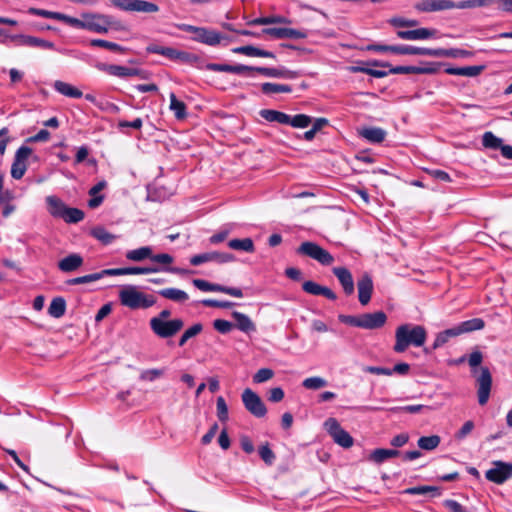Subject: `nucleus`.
<instances>
[{
  "mask_svg": "<svg viewBox=\"0 0 512 512\" xmlns=\"http://www.w3.org/2000/svg\"><path fill=\"white\" fill-rule=\"evenodd\" d=\"M427 339V331L421 325L402 324L396 328L393 350L403 353L409 346L421 347Z\"/></svg>",
  "mask_w": 512,
  "mask_h": 512,
  "instance_id": "1",
  "label": "nucleus"
},
{
  "mask_svg": "<svg viewBox=\"0 0 512 512\" xmlns=\"http://www.w3.org/2000/svg\"><path fill=\"white\" fill-rule=\"evenodd\" d=\"M338 319L346 325L362 328L366 330H375L382 328L387 322V315L383 311L373 313H364L361 315L340 314Z\"/></svg>",
  "mask_w": 512,
  "mask_h": 512,
  "instance_id": "2",
  "label": "nucleus"
},
{
  "mask_svg": "<svg viewBox=\"0 0 512 512\" xmlns=\"http://www.w3.org/2000/svg\"><path fill=\"white\" fill-rule=\"evenodd\" d=\"M119 299L123 306L130 309H147L156 303L152 295L140 292L134 286H127L119 292Z\"/></svg>",
  "mask_w": 512,
  "mask_h": 512,
  "instance_id": "3",
  "label": "nucleus"
},
{
  "mask_svg": "<svg viewBox=\"0 0 512 512\" xmlns=\"http://www.w3.org/2000/svg\"><path fill=\"white\" fill-rule=\"evenodd\" d=\"M149 324L153 333L160 338H171L175 336L184 326V322L180 318H175L172 320L151 318Z\"/></svg>",
  "mask_w": 512,
  "mask_h": 512,
  "instance_id": "4",
  "label": "nucleus"
},
{
  "mask_svg": "<svg viewBox=\"0 0 512 512\" xmlns=\"http://www.w3.org/2000/svg\"><path fill=\"white\" fill-rule=\"evenodd\" d=\"M81 17L84 20L83 29L105 34L113 25L112 17L106 14L99 13H83Z\"/></svg>",
  "mask_w": 512,
  "mask_h": 512,
  "instance_id": "5",
  "label": "nucleus"
},
{
  "mask_svg": "<svg viewBox=\"0 0 512 512\" xmlns=\"http://www.w3.org/2000/svg\"><path fill=\"white\" fill-rule=\"evenodd\" d=\"M297 253L308 256L324 266H329L334 262V257L327 250L310 241L303 242L297 248Z\"/></svg>",
  "mask_w": 512,
  "mask_h": 512,
  "instance_id": "6",
  "label": "nucleus"
},
{
  "mask_svg": "<svg viewBox=\"0 0 512 512\" xmlns=\"http://www.w3.org/2000/svg\"><path fill=\"white\" fill-rule=\"evenodd\" d=\"M111 5L125 11L138 13H157L160 8L157 4L146 0H109Z\"/></svg>",
  "mask_w": 512,
  "mask_h": 512,
  "instance_id": "7",
  "label": "nucleus"
},
{
  "mask_svg": "<svg viewBox=\"0 0 512 512\" xmlns=\"http://www.w3.org/2000/svg\"><path fill=\"white\" fill-rule=\"evenodd\" d=\"M368 51L391 52L398 55H427L430 56V48H421L410 45H380L371 44L367 46Z\"/></svg>",
  "mask_w": 512,
  "mask_h": 512,
  "instance_id": "8",
  "label": "nucleus"
},
{
  "mask_svg": "<svg viewBox=\"0 0 512 512\" xmlns=\"http://www.w3.org/2000/svg\"><path fill=\"white\" fill-rule=\"evenodd\" d=\"M241 399L245 409L256 418H262L267 413V408L260 398V396L251 390L246 388L241 395Z\"/></svg>",
  "mask_w": 512,
  "mask_h": 512,
  "instance_id": "9",
  "label": "nucleus"
},
{
  "mask_svg": "<svg viewBox=\"0 0 512 512\" xmlns=\"http://www.w3.org/2000/svg\"><path fill=\"white\" fill-rule=\"evenodd\" d=\"M324 427L339 446L343 448L352 447L354 443L352 436L340 426L335 418H328L324 422Z\"/></svg>",
  "mask_w": 512,
  "mask_h": 512,
  "instance_id": "10",
  "label": "nucleus"
},
{
  "mask_svg": "<svg viewBox=\"0 0 512 512\" xmlns=\"http://www.w3.org/2000/svg\"><path fill=\"white\" fill-rule=\"evenodd\" d=\"M492 465L493 467L485 473L487 480L496 484H503L505 481L512 478V463L494 461Z\"/></svg>",
  "mask_w": 512,
  "mask_h": 512,
  "instance_id": "11",
  "label": "nucleus"
},
{
  "mask_svg": "<svg viewBox=\"0 0 512 512\" xmlns=\"http://www.w3.org/2000/svg\"><path fill=\"white\" fill-rule=\"evenodd\" d=\"M477 396L480 405H485L490 397L492 376L487 367H481L476 378Z\"/></svg>",
  "mask_w": 512,
  "mask_h": 512,
  "instance_id": "12",
  "label": "nucleus"
},
{
  "mask_svg": "<svg viewBox=\"0 0 512 512\" xmlns=\"http://www.w3.org/2000/svg\"><path fill=\"white\" fill-rule=\"evenodd\" d=\"M192 283L196 288L204 292H221L237 298L243 297V292L240 288L214 284L203 279H194Z\"/></svg>",
  "mask_w": 512,
  "mask_h": 512,
  "instance_id": "13",
  "label": "nucleus"
},
{
  "mask_svg": "<svg viewBox=\"0 0 512 512\" xmlns=\"http://www.w3.org/2000/svg\"><path fill=\"white\" fill-rule=\"evenodd\" d=\"M232 261H234V256L232 254L216 251L197 254L190 258V263L193 266H199L207 262H216L219 264H223Z\"/></svg>",
  "mask_w": 512,
  "mask_h": 512,
  "instance_id": "14",
  "label": "nucleus"
},
{
  "mask_svg": "<svg viewBox=\"0 0 512 512\" xmlns=\"http://www.w3.org/2000/svg\"><path fill=\"white\" fill-rule=\"evenodd\" d=\"M414 7L420 12H434L456 8V3L450 0H420Z\"/></svg>",
  "mask_w": 512,
  "mask_h": 512,
  "instance_id": "15",
  "label": "nucleus"
},
{
  "mask_svg": "<svg viewBox=\"0 0 512 512\" xmlns=\"http://www.w3.org/2000/svg\"><path fill=\"white\" fill-rule=\"evenodd\" d=\"M262 33L274 39H304L308 36L305 31L293 28H265Z\"/></svg>",
  "mask_w": 512,
  "mask_h": 512,
  "instance_id": "16",
  "label": "nucleus"
},
{
  "mask_svg": "<svg viewBox=\"0 0 512 512\" xmlns=\"http://www.w3.org/2000/svg\"><path fill=\"white\" fill-rule=\"evenodd\" d=\"M11 40L16 42L18 46H29V47H39L43 49L53 50L55 46L52 42L34 37L29 35H14L11 36Z\"/></svg>",
  "mask_w": 512,
  "mask_h": 512,
  "instance_id": "17",
  "label": "nucleus"
},
{
  "mask_svg": "<svg viewBox=\"0 0 512 512\" xmlns=\"http://www.w3.org/2000/svg\"><path fill=\"white\" fill-rule=\"evenodd\" d=\"M224 37L221 33L206 27H199L196 36L192 40L208 46L218 45Z\"/></svg>",
  "mask_w": 512,
  "mask_h": 512,
  "instance_id": "18",
  "label": "nucleus"
},
{
  "mask_svg": "<svg viewBox=\"0 0 512 512\" xmlns=\"http://www.w3.org/2000/svg\"><path fill=\"white\" fill-rule=\"evenodd\" d=\"M160 271L171 272L175 274H186L188 270L177 268V267H168V268H160L157 265L148 266V267H125L126 275H140V274H151L157 273Z\"/></svg>",
  "mask_w": 512,
  "mask_h": 512,
  "instance_id": "19",
  "label": "nucleus"
},
{
  "mask_svg": "<svg viewBox=\"0 0 512 512\" xmlns=\"http://www.w3.org/2000/svg\"><path fill=\"white\" fill-rule=\"evenodd\" d=\"M358 288V299L361 305H367L373 293V281L372 278L365 274L357 282Z\"/></svg>",
  "mask_w": 512,
  "mask_h": 512,
  "instance_id": "20",
  "label": "nucleus"
},
{
  "mask_svg": "<svg viewBox=\"0 0 512 512\" xmlns=\"http://www.w3.org/2000/svg\"><path fill=\"white\" fill-rule=\"evenodd\" d=\"M332 272L340 282L344 293L346 295H352L355 287L351 272L345 267H334Z\"/></svg>",
  "mask_w": 512,
  "mask_h": 512,
  "instance_id": "21",
  "label": "nucleus"
},
{
  "mask_svg": "<svg viewBox=\"0 0 512 512\" xmlns=\"http://www.w3.org/2000/svg\"><path fill=\"white\" fill-rule=\"evenodd\" d=\"M302 289L304 292L311 294V295H315V296L321 295V296H324L327 299L332 300V301L337 299V295L330 288H328L326 286H322V285H320L314 281H311V280L303 282Z\"/></svg>",
  "mask_w": 512,
  "mask_h": 512,
  "instance_id": "22",
  "label": "nucleus"
},
{
  "mask_svg": "<svg viewBox=\"0 0 512 512\" xmlns=\"http://www.w3.org/2000/svg\"><path fill=\"white\" fill-rule=\"evenodd\" d=\"M437 34V31L435 29H429V28H418L415 30H400L397 32V36L400 39L405 40H424L429 39L432 37H435Z\"/></svg>",
  "mask_w": 512,
  "mask_h": 512,
  "instance_id": "23",
  "label": "nucleus"
},
{
  "mask_svg": "<svg viewBox=\"0 0 512 512\" xmlns=\"http://www.w3.org/2000/svg\"><path fill=\"white\" fill-rule=\"evenodd\" d=\"M257 73L267 77L284 78V79H296L301 76L298 71H291L286 68H270V67H259Z\"/></svg>",
  "mask_w": 512,
  "mask_h": 512,
  "instance_id": "24",
  "label": "nucleus"
},
{
  "mask_svg": "<svg viewBox=\"0 0 512 512\" xmlns=\"http://www.w3.org/2000/svg\"><path fill=\"white\" fill-rule=\"evenodd\" d=\"M231 315L235 320V328L246 334L256 332V325L248 315L238 311H233Z\"/></svg>",
  "mask_w": 512,
  "mask_h": 512,
  "instance_id": "25",
  "label": "nucleus"
},
{
  "mask_svg": "<svg viewBox=\"0 0 512 512\" xmlns=\"http://www.w3.org/2000/svg\"><path fill=\"white\" fill-rule=\"evenodd\" d=\"M83 265V257L80 254H70L58 262L60 271L70 273L76 271Z\"/></svg>",
  "mask_w": 512,
  "mask_h": 512,
  "instance_id": "26",
  "label": "nucleus"
},
{
  "mask_svg": "<svg viewBox=\"0 0 512 512\" xmlns=\"http://www.w3.org/2000/svg\"><path fill=\"white\" fill-rule=\"evenodd\" d=\"M53 88L58 93L66 96V97H69V98L78 99L83 96V93L80 89H78L77 87H75L67 82L61 81V80H56L53 84Z\"/></svg>",
  "mask_w": 512,
  "mask_h": 512,
  "instance_id": "27",
  "label": "nucleus"
},
{
  "mask_svg": "<svg viewBox=\"0 0 512 512\" xmlns=\"http://www.w3.org/2000/svg\"><path fill=\"white\" fill-rule=\"evenodd\" d=\"M399 455H401V452L396 449L377 448L370 453L368 459L376 464H381L386 460L398 457Z\"/></svg>",
  "mask_w": 512,
  "mask_h": 512,
  "instance_id": "28",
  "label": "nucleus"
},
{
  "mask_svg": "<svg viewBox=\"0 0 512 512\" xmlns=\"http://www.w3.org/2000/svg\"><path fill=\"white\" fill-rule=\"evenodd\" d=\"M359 134L371 143H381L384 141L387 133L379 127H368L360 130Z\"/></svg>",
  "mask_w": 512,
  "mask_h": 512,
  "instance_id": "29",
  "label": "nucleus"
},
{
  "mask_svg": "<svg viewBox=\"0 0 512 512\" xmlns=\"http://www.w3.org/2000/svg\"><path fill=\"white\" fill-rule=\"evenodd\" d=\"M470 55H471V52H469L467 50L457 49V48L431 49V53H430V56H432V57H447V58H464V57H468Z\"/></svg>",
  "mask_w": 512,
  "mask_h": 512,
  "instance_id": "30",
  "label": "nucleus"
},
{
  "mask_svg": "<svg viewBox=\"0 0 512 512\" xmlns=\"http://www.w3.org/2000/svg\"><path fill=\"white\" fill-rule=\"evenodd\" d=\"M158 294L165 299L176 303H184L189 299L188 294L178 288H164L158 291Z\"/></svg>",
  "mask_w": 512,
  "mask_h": 512,
  "instance_id": "31",
  "label": "nucleus"
},
{
  "mask_svg": "<svg viewBox=\"0 0 512 512\" xmlns=\"http://www.w3.org/2000/svg\"><path fill=\"white\" fill-rule=\"evenodd\" d=\"M485 326V322L481 318H473L467 321H463L456 325V330L458 331V335L469 333L477 330L483 329Z\"/></svg>",
  "mask_w": 512,
  "mask_h": 512,
  "instance_id": "32",
  "label": "nucleus"
},
{
  "mask_svg": "<svg viewBox=\"0 0 512 512\" xmlns=\"http://www.w3.org/2000/svg\"><path fill=\"white\" fill-rule=\"evenodd\" d=\"M95 67L99 71L106 72L112 76H117L120 78H126L128 73V67L116 64H106L99 62L95 65Z\"/></svg>",
  "mask_w": 512,
  "mask_h": 512,
  "instance_id": "33",
  "label": "nucleus"
},
{
  "mask_svg": "<svg viewBox=\"0 0 512 512\" xmlns=\"http://www.w3.org/2000/svg\"><path fill=\"white\" fill-rule=\"evenodd\" d=\"M260 116L268 122H277L280 124H288L289 115L272 109H262L259 112Z\"/></svg>",
  "mask_w": 512,
  "mask_h": 512,
  "instance_id": "34",
  "label": "nucleus"
},
{
  "mask_svg": "<svg viewBox=\"0 0 512 512\" xmlns=\"http://www.w3.org/2000/svg\"><path fill=\"white\" fill-rule=\"evenodd\" d=\"M405 494L408 495H429L430 497H439L441 495V489L436 486H415L404 490Z\"/></svg>",
  "mask_w": 512,
  "mask_h": 512,
  "instance_id": "35",
  "label": "nucleus"
},
{
  "mask_svg": "<svg viewBox=\"0 0 512 512\" xmlns=\"http://www.w3.org/2000/svg\"><path fill=\"white\" fill-rule=\"evenodd\" d=\"M484 69V66H466V67H450L445 72L450 75H461L467 77L478 76Z\"/></svg>",
  "mask_w": 512,
  "mask_h": 512,
  "instance_id": "36",
  "label": "nucleus"
},
{
  "mask_svg": "<svg viewBox=\"0 0 512 512\" xmlns=\"http://www.w3.org/2000/svg\"><path fill=\"white\" fill-rule=\"evenodd\" d=\"M49 213L56 218H63L67 206L57 197L48 196L46 198Z\"/></svg>",
  "mask_w": 512,
  "mask_h": 512,
  "instance_id": "37",
  "label": "nucleus"
},
{
  "mask_svg": "<svg viewBox=\"0 0 512 512\" xmlns=\"http://www.w3.org/2000/svg\"><path fill=\"white\" fill-rule=\"evenodd\" d=\"M152 248L150 246H143L134 250H129L126 252V259L134 262H141L145 259H150L152 257Z\"/></svg>",
  "mask_w": 512,
  "mask_h": 512,
  "instance_id": "38",
  "label": "nucleus"
},
{
  "mask_svg": "<svg viewBox=\"0 0 512 512\" xmlns=\"http://www.w3.org/2000/svg\"><path fill=\"white\" fill-rule=\"evenodd\" d=\"M147 52L153 53V54H159L162 55L170 60H176L179 50L174 49L172 47H165L158 44H150L146 48Z\"/></svg>",
  "mask_w": 512,
  "mask_h": 512,
  "instance_id": "39",
  "label": "nucleus"
},
{
  "mask_svg": "<svg viewBox=\"0 0 512 512\" xmlns=\"http://www.w3.org/2000/svg\"><path fill=\"white\" fill-rule=\"evenodd\" d=\"M65 312H66L65 299L62 297L54 298L48 307L49 315L54 318H60L65 314Z\"/></svg>",
  "mask_w": 512,
  "mask_h": 512,
  "instance_id": "40",
  "label": "nucleus"
},
{
  "mask_svg": "<svg viewBox=\"0 0 512 512\" xmlns=\"http://www.w3.org/2000/svg\"><path fill=\"white\" fill-rule=\"evenodd\" d=\"M170 110L173 111L178 120H182L187 116L185 103L178 100L174 93H170Z\"/></svg>",
  "mask_w": 512,
  "mask_h": 512,
  "instance_id": "41",
  "label": "nucleus"
},
{
  "mask_svg": "<svg viewBox=\"0 0 512 512\" xmlns=\"http://www.w3.org/2000/svg\"><path fill=\"white\" fill-rule=\"evenodd\" d=\"M459 336L458 335V331L456 330V327H452V328H449V329H446L442 332H439L437 335H436V338L434 340V343H433V349H438L440 347H442L443 345H445L450 338H453V337H457Z\"/></svg>",
  "mask_w": 512,
  "mask_h": 512,
  "instance_id": "42",
  "label": "nucleus"
},
{
  "mask_svg": "<svg viewBox=\"0 0 512 512\" xmlns=\"http://www.w3.org/2000/svg\"><path fill=\"white\" fill-rule=\"evenodd\" d=\"M91 235L104 245L111 244L117 237L104 227L97 226L92 229Z\"/></svg>",
  "mask_w": 512,
  "mask_h": 512,
  "instance_id": "43",
  "label": "nucleus"
},
{
  "mask_svg": "<svg viewBox=\"0 0 512 512\" xmlns=\"http://www.w3.org/2000/svg\"><path fill=\"white\" fill-rule=\"evenodd\" d=\"M261 91L267 95L276 93H290L292 92V87L286 84L266 82L261 85Z\"/></svg>",
  "mask_w": 512,
  "mask_h": 512,
  "instance_id": "44",
  "label": "nucleus"
},
{
  "mask_svg": "<svg viewBox=\"0 0 512 512\" xmlns=\"http://www.w3.org/2000/svg\"><path fill=\"white\" fill-rule=\"evenodd\" d=\"M228 246L234 250H241L245 252H254V243L251 238L232 239L228 242Z\"/></svg>",
  "mask_w": 512,
  "mask_h": 512,
  "instance_id": "45",
  "label": "nucleus"
},
{
  "mask_svg": "<svg viewBox=\"0 0 512 512\" xmlns=\"http://www.w3.org/2000/svg\"><path fill=\"white\" fill-rule=\"evenodd\" d=\"M440 437L438 435L422 436L418 439L419 448L427 451L436 449L440 444Z\"/></svg>",
  "mask_w": 512,
  "mask_h": 512,
  "instance_id": "46",
  "label": "nucleus"
},
{
  "mask_svg": "<svg viewBox=\"0 0 512 512\" xmlns=\"http://www.w3.org/2000/svg\"><path fill=\"white\" fill-rule=\"evenodd\" d=\"M482 144L485 148L497 150L502 146L503 140L494 135L491 131H487L482 136Z\"/></svg>",
  "mask_w": 512,
  "mask_h": 512,
  "instance_id": "47",
  "label": "nucleus"
},
{
  "mask_svg": "<svg viewBox=\"0 0 512 512\" xmlns=\"http://www.w3.org/2000/svg\"><path fill=\"white\" fill-rule=\"evenodd\" d=\"M90 45L94 46V47L105 48L110 51H113L116 53H121V54H123L126 50L124 47H122L121 45H119L115 42H110V41L103 40V39H92L90 41Z\"/></svg>",
  "mask_w": 512,
  "mask_h": 512,
  "instance_id": "48",
  "label": "nucleus"
},
{
  "mask_svg": "<svg viewBox=\"0 0 512 512\" xmlns=\"http://www.w3.org/2000/svg\"><path fill=\"white\" fill-rule=\"evenodd\" d=\"M276 23H289V20L283 16L259 17L249 21L248 25H269Z\"/></svg>",
  "mask_w": 512,
  "mask_h": 512,
  "instance_id": "49",
  "label": "nucleus"
},
{
  "mask_svg": "<svg viewBox=\"0 0 512 512\" xmlns=\"http://www.w3.org/2000/svg\"><path fill=\"white\" fill-rule=\"evenodd\" d=\"M202 330L203 325L201 323H196L192 325L182 334V336L179 339L178 345L180 347L184 346L190 338L197 336L202 332Z\"/></svg>",
  "mask_w": 512,
  "mask_h": 512,
  "instance_id": "50",
  "label": "nucleus"
},
{
  "mask_svg": "<svg viewBox=\"0 0 512 512\" xmlns=\"http://www.w3.org/2000/svg\"><path fill=\"white\" fill-rule=\"evenodd\" d=\"M312 123V118L305 114H297L293 117L289 115L287 125H291L295 128H306Z\"/></svg>",
  "mask_w": 512,
  "mask_h": 512,
  "instance_id": "51",
  "label": "nucleus"
},
{
  "mask_svg": "<svg viewBox=\"0 0 512 512\" xmlns=\"http://www.w3.org/2000/svg\"><path fill=\"white\" fill-rule=\"evenodd\" d=\"M62 219L66 223H78L84 219V212L78 208L67 207Z\"/></svg>",
  "mask_w": 512,
  "mask_h": 512,
  "instance_id": "52",
  "label": "nucleus"
},
{
  "mask_svg": "<svg viewBox=\"0 0 512 512\" xmlns=\"http://www.w3.org/2000/svg\"><path fill=\"white\" fill-rule=\"evenodd\" d=\"M302 386L309 390H318L327 386V381L319 376L306 378L302 382Z\"/></svg>",
  "mask_w": 512,
  "mask_h": 512,
  "instance_id": "53",
  "label": "nucleus"
},
{
  "mask_svg": "<svg viewBox=\"0 0 512 512\" xmlns=\"http://www.w3.org/2000/svg\"><path fill=\"white\" fill-rule=\"evenodd\" d=\"M261 459L267 464L272 465L276 459L275 453L271 450L269 443L261 445L258 449Z\"/></svg>",
  "mask_w": 512,
  "mask_h": 512,
  "instance_id": "54",
  "label": "nucleus"
},
{
  "mask_svg": "<svg viewBox=\"0 0 512 512\" xmlns=\"http://www.w3.org/2000/svg\"><path fill=\"white\" fill-rule=\"evenodd\" d=\"M274 376V371L270 368H261L253 375V382L256 384L269 381Z\"/></svg>",
  "mask_w": 512,
  "mask_h": 512,
  "instance_id": "55",
  "label": "nucleus"
},
{
  "mask_svg": "<svg viewBox=\"0 0 512 512\" xmlns=\"http://www.w3.org/2000/svg\"><path fill=\"white\" fill-rule=\"evenodd\" d=\"M28 13L32 14V15H36V16H41L44 18L59 20V21L61 20V17H62V13H60V12H54V11H49V10H44V9H39V8H30L28 10Z\"/></svg>",
  "mask_w": 512,
  "mask_h": 512,
  "instance_id": "56",
  "label": "nucleus"
},
{
  "mask_svg": "<svg viewBox=\"0 0 512 512\" xmlns=\"http://www.w3.org/2000/svg\"><path fill=\"white\" fill-rule=\"evenodd\" d=\"M216 410H217V417L221 422H225L228 420V407L225 402V399L222 396H219L217 398Z\"/></svg>",
  "mask_w": 512,
  "mask_h": 512,
  "instance_id": "57",
  "label": "nucleus"
},
{
  "mask_svg": "<svg viewBox=\"0 0 512 512\" xmlns=\"http://www.w3.org/2000/svg\"><path fill=\"white\" fill-rule=\"evenodd\" d=\"M164 374V369H147L143 370L139 376L140 380L142 381H149L152 382L156 380L157 378L161 377Z\"/></svg>",
  "mask_w": 512,
  "mask_h": 512,
  "instance_id": "58",
  "label": "nucleus"
},
{
  "mask_svg": "<svg viewBox=\"0 0 512 512\" xmlns=\"http://www.w3.org/2000/svg\"><path fill=\"white\" fill-rule=\"evenodd\" d=\"M441 64L437 62H427L417 66L418 74H436L440 71Z\"/></svg>",
  "mask_w": 512,
  "mask_h": 512,
  "instance_id": "59",
  "label": "nucleus"
},
{
  "mask_svg": "<svg viewBox=\"0 0 512 512\" xmlns=\"http://www.w3.org/2000/svg\"><path fill=\"white\" fill-rule=\"evenodd\" d=\"M27 170L26 163L14 160L11 166V176L14 179H21Z\"/></svg>",
  "mask_w": 512,
  "mask_h": 512,
  "instance_id": "60",
  "label": "nucleus"
},
{
  "mask_svg": "<svg viewBox=\"0 0 512 512\" xmlns=\"http://www.w3.org/2000/svg\"><path fill=\"white\" fill-rule=\"evenodd\" d=\"M233 53L242 54L250 57H259L260 49L251 45L240 46L232 49Z\"/></svg>",
  "mask_w": 512,
  "mask_h": 512,
  "instance_id": "61",
  "label": "nucleus"
},
{
  "mask_svg": "<svg viewBox=\"0 0 512 512\" xmlns=\"http://www.w3.org/2000/svg\"><path fill=\"white\" fill-rule=\"evenodd\" d=\"M213 327L221 334H227L234 328V324L224 319H216L213 322Z\"/></svg>",
  "mask_w": 512,
  "mask_h": 512,
  "instance_id": "62",
  "label": "nucleus"
},
{
  "mask_svg": "<svg viewBox=\"0 0 512 512\" xmlns=\"http://www.w3.org/2000/svg\"><path fill=\"white\" fill-rule=\"evenodd\" d=\"M258 67L247 66L243 64L231 65V73L239 75L253 76L254 72H257Z\"/></svg>",
  "mask_w": 512,
  "mask_h": 512,
  "instance_id": "63",
  "label": "nucleus"
},
{
  "mask_svg": "<svg viewBox=\"0 0 512 512\" xmlns=\"http://www.w3.org/2000/svg\"><path fill=\"white\" fill-rule=\"evenodd\" d=\"M443 505L449 510V512H469L466 507L452 499H446L443 502Z\"/></svg>",
  "mask_w": 512,
  "mask_h": 512,
  "instance_id": "64",
  "label": "nucleus"
}]
</instances>
